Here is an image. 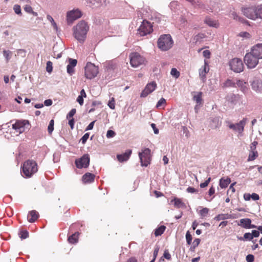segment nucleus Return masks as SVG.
Listing matches in <instances>:
<instances>
[{"label":"nucleus","mask_w":262,"mask_h":262,"mask_svg":"<svg viewBox=\"0 0 262 262\" xmlns=\"http://www.w3.org/2000/svg\"><path fill=\"white\" fill-rule=\"evenodd\" d=\"M89 27L84 20L79 21L73 28V35L74 37L80 42L83 43L86 37Z\"/></svg>","instance_id":"obj_1"},{"label":"nucleus","mask_w":262,"mask_h":262,"mask_svg":"<svg viewBox=\"0 0 262 262\" xmlns=\"http://www.w3.org/2000/svg\"><path fill=\"white\" fill-rule=\"evenodd\" d=\"M38 170L36 162L32 160H28L24 162L23 166V176L30 178Z\"/></svg>","instance_id":"obj_2"},{"label":"nucleus","mask_w":262,"mask_h":262,"mask_svg":"<svg viewBox=\"0 0 262 262\" xmlns=\"http://www.w3.org/2000/svg\"><path fill=\"white\" fill-rule=\"evenodd\" d=\"M173 44V40L169 34L161 35L157 42L158 48L162 51L169 50L172 48Z\"/></svg>","instance_id":"obj_3"},{"label":"nucleus","mask_w":262,"mask_h":262,"mask_svg":"<svg viewBox=\"0 0 262 262\" xmlns=\"http://www.w3.org/2000/svg\"><path fill=\"white\" fill-rule=\"evenodd\" d=\"M99 73L98 67L94 63L88 62L84 68V75L86 78L92 79L97 76Z\"/></svg>","instance_id":"obj_4"},{"label":"nucleus","mask_w":262,"mask_h":262,"mask_svg":"<svg viewBox=\"0 0 262 262\" xmlns=\"http://www.w3.org/2000/svg\"><path fill=\"white\" fill-rule=\"evenodd\" d=\"M141 165L147 167L151 161V150L148 148H144L142 151L139 153Z\"/></svg>","instance_id":"obj_5"},{"label":"nucleus","mask_w":262,"mask_h":262,"mask_svg":"<svg viewBox=\"0 0 262 262\" xmlns=\"http://www.w3.org/2000/svg\"><path fill=\"white\" fill-rule=\"evenodd\" d=\"M130 63L134 68H138L144 64L145 58L137 52H133L129 55Z\"/></svg>","instance_id":"obj_6"},{"label":"nucleus","mask_w":262,"mask_h":262,"mask_svg":"<svg viewBox=\"0 0 262 262\" xmlns=\"http://www.w3.org/2000/svg\"><path fill=\"white\" fill-rule=\"evenodd\" d=\"M244 60L248 68L253 69L258 64L259 59L250 52L246 54Z\"/></svg>","instance_id":"obj_7"},{"label":"nucleus","mask_w":262,"mask_h":262,"mask_svg":"<svg viewBox=\"0 0 262 262\" xmlns=\"http://www.w3.org/2000/svg\"><path fill=\"white\" fill-rule=\"evenodd\" d=\"M248 121L247 118H244L239 122L234 124L228 122V127L229 128L233 129L234 131L237 132L239 136H242L243 132L244 130V127Z\"/></svg>","instance_id":"obj_8"},{"label":"nucleus","mask_w":262,"mask_h":262,"mask_svg":"<svg viewBox=\"0 0 262 262\" xmlns=\"http://www.w3.org/2000/svg\"><path fill=\"white\" fill-rule=\"evenodd\" d=\"M152 30V26L150 23L146 20H143L137 30V33L141 36H143L150 34Z\"/></svg>","instance_id":"obj_9"},{"label":"nucleus","mask_w":262,"mask_h":262,"mask_svg":"<svg viewBox=\"0 0 262 262\" xmlns=\"http://www.w3.org/2000/svg\"><path fill=\"white\" fill-rule=\"evenodd\" d=\"M230 69L236 73H240L244 70V64L242 59L234 58L229 62Z\"/></svg>","instance_id":"obj_10"},{"label":"nucleus","mask_w":262,"mask_h":262,"mask_svg":"<svg viewBox=\"0 0 262 262\" xmlns=\"http://www.w3.org/2000/svg\"><path fill=\"white\" fill-rule=\"evenodd\" d=\"M90 156L89 154H84L81 158L76 159L75 161L77 168H87L90 165Z\"/></svg>","instance_id":"obj_11"},{"label":"nucleus","mask_w":262,"mask_h":262,"mask_svg":"<svg viewBox=\"0 0 262 262\" xmlns=\"http://www.w3.org/2000/svg\"><path fill=\"white\" fill-rule=\"evenodd\" d=\"M242 11L247 18L253 20L256 19V6L243 8Z\"/></svg>","instance_id":"obj_12"},{"label":"nucleus","mask_w":262,"mask_h":262,"mask_svg":"<svg viewBox=\"0 0 262 262\" xmlns=\"http://www.w3.org/2000/svg\"><path fill=\"white\" fill-rule=\"evenodd\" d=\"M81 16V12L78 9L73 10L68 12L67 20L68 24L72 23L73 21Z\"/></svg>","instance_id":"obj_13"},{"label":"nucleus","mask_w":262,"mask_h":262,"mask_svg":"<svg viewBox=\"0 0 262 262\" xmlns=\"http://www.w3.org/2000/svg\"><path fill=\"white\" fill-rule=\"evenodd\" d=\"M156 87L157 84L155 82L152 81L151 82L148 83V84H147L145 88L141 93L140 97H146L149 94L151 93L153 91H154Z\"/></svg>","instance_id":"obj_14"},{"label":"nucleus","mask_w":262,"mask_h":262,"mask_svg":"<svg viewBox=\"0 0 262 262\" xmlns=\"http://www.w3.org/2000/svg\"><path fill=\"white\" fill-rule=\"evenodd\" d=\"M250 52L259 59H262V43H257L253 46Z\"/></svg>","instance_id":"obj_15"},{"label":"nucleus","mask_w":262,"mask_h":262,"mask_svg":"<svg viewBox=\"0 0 262 262\" xmlns=\"http://www.w3.org/2000/svg\"><path fill=\"white\" fill-rule=\"evenodd\" d=\"M24 121H18L12 125V128L14 129L17 133L20 134L25 131V127Z\"/></svg>","instance_id":"obj_16"},{"label":"nucleus","mask_w":262,"mask_h":262,"mask_svg":"<svg viewBox=\"0 0 262 262\" xmlns=\"http://www.w3.org/2000/svg\"><path fill=\"white\" fill-rule=\"evenodd\" d=\"M69 63L67 67V73L72 75L74 73V67L76 66L77 61L76 59L69 58Z\"/></svg>","instance_id":"obj_17"},{"label":"nucleus","mask_w":262,"mask_h":262,"mask_svg":"<svg viewBox=\"0 0 262 262\" xmlns=\"http://www.w3.org/2000/svg\"><path fill=\"white\" fill-rule=\"evenodd\" d=\"M132 153V151L131 149H127L124 153L117 155V158L120 162L126 161L129 159Z\"/></svg>","instance_id":"obj_18"},{"label":"nucleus","mask_w":262,"mask_h":262,"mask_svg":"<svg viewBox=\"0 0 262 262\" xmlns=\"http://www.w3.org/2000/svg\"><path fill=\"white\" fill-rule=\"evenodd\" d=\"M236 86L239 88L240 90L244 93H246L248 92V84L243 80H237L236 82Z\"/></svg>","instance_id":"obj_19"},{"label":"nucleus","mask_w":262,"mask_h":262,"mask_svg":"<svg viewBox=\"0 0 262 262\" xmlns=\"http://www.w3.org/2000/svg\"><path fill=\"white\" fill-rule=\"evenodd\" d=\"M95 176L90 172L85 173L82 178L84 183H90L94 181Z\"/></svg>","instance_id":"obj_20"},{"label":"nucleus","mask_w":262,"mask_h":262,"mask_svg":"<svg viewBox=\"0 0 262 262\" xmlns=\"http://www.w3.org/2000/svg\"><path fill=\"white\" fill-rule=\"evenodd\" d=\"M171 203H173L174 207L177 208H185L186 207L185 204L179 198H174L171 201Z\"/></svg>","instance_id":"obj_21"},{"label":"nucleus","mask_w":262,"mask_h":262,"mask_svg":"<svg viewBox=\"0 0 262 262\" xmlns=\"http://www.w3.org/2000/svg\"><path fill=\"white\" fill-rule=\"evenodd\" d=\"M239 99L238 95H235L233 94L228 95L226 97V100L232 104L235 105L237 103Z\"/></svg>","instance_id":"obj_22"},{"label":"nucleus","mask_w":262,"mask_h":262,"mask_svg":"<svg viewBox=\"0 0 262 262\" xmlns=\"http://www.w3.org/2000/svg\"><path fill=\"white\" fill-rule=\"evenodd\" d=\"M252 89L255 92H258L262 89V83L258 79L254 80L251 83Z\"/></svg>","instance_id":"obj_23"},{"label":"nucleus","mask_w":262,"mask_h":262,"mask_svg":"<svg viewBox=\"0 0 262 262\" xmlns=\"http://www.w3.org/2000/svg\"><path fill=\"white\" fill-rule=\"evenodd\" d=\"M38 213L36 211L32 210L28 215V221L30 223H33L38 219Z\"/></svg>","instance_id":"obj_24"},{"label":"nucleus","mask_w":262,"mask_h":262,"mask_svg":"<svg viewBox=\"0 0 262 262\" xmlns=\"http://www.w3.org/2000/svg\"><path fill=\"white\" fill-rule=\"evenodd\" d=\"M204 22L209 27L217 28L219 27V23L217 21L212 19V18L206 17L204 20Z\"/></svg>","instance_id":"obj_25"},{"label":"nucleus","mask_w":262,"mask_h":262,"mask_svg":"<svg viewBox=\"0 0 262 262\" xmlns=\"http://www.w3.org/2000/svg\"><path fill=\"white\" fill-rule=\"evenodd\" d=\"M251 223V220L250 219H242L240 220V224L238 225L246 229H249V225Z\"/></svg>","instance_id":"obj_26"},{"label":"nucleus","mask_w":262,"mask_h":262,"mask_svg":"<svg viewBox=\"0 0 262 262\" xmlns=\"http://www.w3.org/2000/svg\"><path fill=\"white\" fill-rule=\"evenodd\" d=\"M232 218L231 214L226 213V214H219L214 218V220L219 221L220 220H225L227 219H230Z\"/></svg>","instance_id":"obj_27"},{"label":"nucleus","mask_w":262,"mask_h":262,"mask_svg":"<svg viewBox=\"0 0 262 262\" xmlns=\"http://www.w3.org/2000/svg\"><path fill=\"white\" fill-rule=\"evenodd\" d=\"M207 63L206 62L205 63V65L203 67V68H201L199 70V75L200 77V78L203 81H204L206 79V74L207 72H208V70L207 71Z\"/></svg>","instance_id":"obj_28"},{"label":"nucleus","mask_w":262,"mask_h":262,"mask_svg":"<svg viewBox=\"0 0 262 262\" xmlns=\"http://www.w3.org/2000/svg\"><path fill=\"white\" fill-rule=\"evenodd\" d=\"M230 182L231 180L229 178H227L226 179L221 178L220 180L219 185L222 188H226L228 187Z\"/></svg>","instance_id":"obj_29"},{"label":"nucleus","mask_w":262,"mask_h":262,"mask_svg":"<svg viewBox=\"0 0 262 262\" xmlns=\"http://www.w3.org/2000/svg\"><path fill=\"white\" fill-rule=\"evenodd\" d=\"M79 232H75L72 235H70L68 238V241L71 244H75L78 242Z\"/></svg>","instance_id":"obj_30"},{"label":"nucleus","mask_w":262,"mask_h":262,"mask_svg":"<svg viewBox=\"0 0 262 262\" xmlns=\"http://www.w3.org/2000/svg\"><path fill=\"white\" fill-rule=\"evenodd\" d=\"M236 87V82L232 79H228L223 84V88Z\"/></svg>","instance_id":"obj_31"},{"label":"nucleus","mask_w":262,"mask_h":262,"mask_svg":"<svg viewBox=\"0 0 262 262\" xmlns=\"http://www.w3.org/2000/svg\"><path fill=\"white\" fill-rule=\"evenodd\" d=\"M202 92H198L196 95L193 96V100L196 102L198 105H200L202 103Z\"/></svg>","instance_id":"obj_32"},{"label":"nucleus","mask_w":262,"mask_h":262,"mask_svg":"<svg viewBox=\"0 0 262 262\" xmlns=\"http://www.w3.org/2000/svg\"><path fill=\"white\" fill-rule=\"evenodd\" d=\"M166 227L165 226H161L157 228L155 231V235L156 236H158L162 235L164 232Z\"/></svg>","instance_id":"obj_33"},{"label":"nucleus","mask_w":262,"mask_h":262,"mask_svg":"<svg viewBox=\"0 0 262 262\" xmlns=\"http://www.w3.org/2000/svg\"><path fill=\"white\" fill-rule=\"evenodd\" d=\"M258 157V152L257 151H250L248 156V161H251L254 160Z\"/></svg>","instance_id":"obj_34"},{"label":"nucleus","mask_w":262,"mask_h":262,"mask_svg":"<svg viewBox=\"0 0 262 262\" xmlns=\"http://www.w3.org/2000/svg\"><path fill=\"white\" fill-rule=\"evenodd\" d=\"M47 18L51 23L54 29L57 32L58 28L53 17L50 15H47Z\"/></svg>","instance_id":"obj_35"},{"label":"nucleus","mask_w":262,"mask_h":262,"mask_svg":"<svg viewBox=\"0 0 262 262\" xmlns=\"http://www.w3.org/2000/svg\"><path fill=\"white\" fill-rule=\"evenodd\" d=\"M12 55V53L11 51L9 50H4L3 51V55L5 58L6 61L8 62L10 59L11 56Z\"/></svg>","instance_id":"obj_36"},{"label":"nucleus","mask_w":262,"mask_h":262,"mask_svg":"<svg viewBox=\"0 0 262 262\" xmlns=\"http://www.w3.org/2000/svg\"><path fill=\"white\" fill-rule=\"evenodd\" d=\"M256 19H262V4L256 6Z\"/></svg>","instance_id":"obj_37"},{"label":"nucleus","mask_w":262,"mask_h":262,"mask_svg":"<svg viewBox=\"0 0 262 262\" xmlns=\"http://www.w3.org/2000/svg\"><path fill=\"white\" fill-rule=\"evenodd\" d=\"M200 241L199 238H195L193 242L192 245L190 247V251H193L195 248L200 244Z\"/></svg>","instance_id":"obj_38"},{"label":"nucleus","mask_w":262,"mask_h":262,"mask_svg":"<svg viewBox=\"0 0 262 262\" xmlns=\"http://www.w3.org/2000/svg\"><path fill=\"white\" fill-rule=\"evenodd\" d=\"M209 210V209L206 207L203 208L200 211L199 214L202 218H203L208 213Z\"/></svg>","instance_id":"obj_39"},{"label":"nucleus","mask_w":262,"mask_h":262,"mask_svg":"<svg viewBox=\"0 0 262 262\" xmlns=\"http://www.w3.org/2000/svg\"><path fill=\"white\" fill-rule=\"evenodd\" d=\"M13 10L14 11L15 13L19 15H21V10L20 6L18 5H14L13 6Z\"/></svg>","instance_id":"obj_40"},{"label":"nucleus","mask_w":262,"mask_h":262,"mask_svg":"<svg viewBox=\"0 0 262 262\" xmlns=\"http://www.w3.org/2000/svg\"><path fill=\"white\" fill-rule=\"evenodd\" d=\"M54 122L53 119L50 120L49 124L48 127V131L49 134H51L54 130Z\"/></svg>","instance_id":"obj_41"},{"label":"nucleus","mask_w":262,"mask_h":262,"mask_svg":"<svg viewBox=\"0 0 262 262\" xmlns=\"http://www.w3.org/2000/svg\"><path fill=\"white\" fill-rule=\"evenodd\" d=\"M186 239L188 245H190L192 242V237L189 231L186 233Z\"/></svg>","instance_id":"obj_42"},{"label":"nucleus","mask_w":262,"mask_h":262,"mask_svg":"<svg viewBox=\"0 0 262 262\" xmlns=\"http://www.w3.org/2000/svg\"><path fill=\"white\" fill-rule=\"evenodd\" d=\"M170 74L172 76L176 78L180 76V72L176 68H172L171 69Z\"/></svg>","instance_id":"obj_43"},{"label":"nucleus","mask_w":262,"mask_h":262,"mask_svg":"<svg viewBox=\"0 0 262 262\" xmlns=\"http://www.w3.org/2000/svg\"><path fill=\"white\" fill-rule=\"evenodd\" d=\"M29 236V233L27 230L21 231L19 233V237L22 239H26Z\"/></svg>","instance_id":"obj_44"},{"label":"nucleus","mask_w":262,"mask_h":262,"mask_svg":"<svg viewBox=\"0 0 262 262\" xmlns=\"http://www.w3.org/2000/svg\"><path fill=\"white\" fill-rule=\"evenodd\" d=\"M76 112V110L75 108H72L67 115V119H70L73 118V116L75 114Z\"/></svg>","instance_id":"obj_45"},{"label":"nucleus","mask_w":262,"mask_h":262,"mask_svg":"<svg viewBox=\"0 0 262 262\" xmlns=\"http://www.w3.org/2000/svg\"><path fill=\"white\" fill-rule=\"evenodd\" d=\"M166 104V100L163 98H161L157 102L156 104V107L158 108L162 106L163 105H164Z\"/></svg>","instance_id":"obj_46"},{"label":"nucleus","mask_w":262,"mask_h":262,"mask_svg":"<svg viewBox=\"0 0 262 262\" xmlns=\"http://www.w3.org/2000/svg\"><path fill=\"white\" fill-rule=\"evenodd\" d=\"M186 191L188 193H198L199 192V190L197 189H195L193 187H188L186 189Z\"/></svg>","instance_id":"obj_47"},{"label":"nucleus","mask_w":262,"mask_h":262,"mask_svg":"<svg viewBox=\"0 0 262 262\" xmlns=\"http://www.w3.org/2000/svg\"><path fill=\"white\" fill-rule=\"evenodd\" d=\"M46 70L48 73H51L53 70L52 62L48 61L47 62Z\"/></svg>","instance_id":"obj_48"},{"label":"nucleus","mask_w":262,"mask_h":262,"mask_svg":"<svg viewBox=\"0 0 262 262\" xmlns=\"http://www.w3.org/2000/svg\"><path fill=\"white\" fill-rule=\"evenodd\" d=\"M116 135V133L113 130H108L106 133V137L107 138H111L115 137Z\"/></svg>","instance_id":"obj_49"},{"label":"nucleus","mask_w":262,"mask_h":262,"mask_svg":"<svg viewBox=\"0 0 262 262\" xmlns=\"http://www.w3.org/2000/svg\"><path fill=\"white\" fill-rule=\"evenodd\" d=\"M244 236L245 241H252V239H253L251 233H249V232L245 233L244 234Z\"/></svg>","instance_id":"obj_50"},{"label":"nucleus","mask_w":262,"mask_h":262,"mask_svg":"<svg viewBox=\"0 0 262 262\" xmlns=\"http://www.w3.org/2000/svg\"><path fill=\"white\" fill-rule=\"evenodd\" d=\"M257 144H258V142L257 141H253L251 143V144L250 145V151H257L256 150V145H257Z\"/></svg>","instance_id":"obj_51"},{"label":"nucleus","mask_w":262,"mask_h":262,"mask_svg":"<svg viewBox=\"0 0 262 262\" xmlns=\"http://www.w3.org/2000/svg\"><path fill=\"white\" fill-rule=\"evenodd\" d=\"M89 137V133L85 134L80 139V141H81L82 143L84 144L86 142Z\"/></svg>","instance_id":"obj_52"},{"label":"nucleus","mask_w":262,"mask_h":262,"mask_svg":"<svg viewBox=\"0 0 262 262\" xmlns=\"http://www.w3.org/2000/svg\"><path fill=\"white\" fill-rule=\"evenodd\" d=\"M24 10L28 13H31L33 9L30 5H26L24 7Z\"/></svg>","instance_id":"obj_53"},{"label":"nucleus","mask_w":262,"mask_h":262,"mask_svg":"<svg viewBox=\"0 0 262 262\" xmlns=\"http://www.w3.org/2000/svg\"><path fill=\"white\" fill-rule=\"evenodd\" d=\"M246 259L247 262H253L254 257L253 255L248 254V255H247Z\"/></svg>","instance_id":"obj_54"},{"label":"nucleus","mask_w":262,"mask_h":262,"mask_svg":"<svg viewBox=\"0 0 262 262\" xmlns=\"http://www.w3.org/2000/svg\"><path fill=\"white\" fill-rule=\"evenodd\" d=\"M108 105L111 109H114L115 107V100L114 98H112V99L109 101L108 103Z\"/></svg>","instance_id":"obj_55"},{"label":"nucleus","mask_w":262,"mask_h":262,"mask_svg":"<svg viewBox=\"0 0 262 262\" xmlns=\"http://www.w3.org/2000/svg\"><path fill=\"white\" fill-rule=\"evenodd\" d=\"M239 36L242 37H244V38H249L251 36L250 34L248 32H243L240 33Z\"/></svg>","instance_id":"obj_56"},{"label":"nucleus","mask_w":262,"mask_h":262,"mask_svg":"<svg viewBox=\"0 0 262 262\" xmlns=\"http://www.w3.org/2000/svg\"><path fill=\"white\" fill-rule=\"evenodd\" d=\"M163 256L168 260H170L171 259V255L167 250L164 251Z\"/></svg>","instance_id":"obj_57"},{"label":"nucleus","mask_w":262,"mask_h":262,"mask_svg":"<svg viewBox=\"0 0 262 262\" xmlns=\"http://www.w3.org/2000/svg\"><path fill=\"white\" fill-rule=\"evenodd\" d=\"M69 120V122H68L69 125L70 126L71 128L72 129H73L74 128V123H75L74 119L73 118H72Z\"/></svg>","instance_id":"obj_58"},{"label":"nucleus","mask_w":262,"mask_h":262,"mask_svg":"<svg viewBox=\"0 0 262 262\" xmlns=\"http://www.w3.org/2000/svg\"><path fill=\"white\" fill-rule=\"evenodd\" d=\"M251 234L253 238V237H258L259 235V231L258 230H253L252 231Z\"/></svg>","instance_id":"obj_59"},{"label":"nucleus","mask_w":262,"mask_h":262,"mask_svg":"<svg viewBox=\"0 0 262 262\" xmlns=\"http://www.w3.org/2000/svg\"><path fill=\"white\" fill-rule=\"evenodd\" d=\"M18 55H20L22 57H25L26 56V51L23 49H18L17 51Z\"/></svg>","instance_id":"obj_60"},{"label":"nucleus","mask_w":262,"mask_h":262,"mask_svg":"<svg viewBox=\"0 0 262 262\" xmlns=\"http://www.w3.org/2000/svg\"><path fill=\"white\" fill-rule=\"evenodd\" d=\"M95 121H93L91 122L88 126L86 127L85 130H91L93 128Z\"/></svg>","instance_id":"obj_61"},{"label":"nucleus","mask_w":262,"mask_h":262,"mask_svg":"<svg viewBox=\"0 0 262 262\" xmlns=\"http://www.w3.org/2000/svg\"><path fill=\"white\" fill-rule=\"evenodd\" d=\"M203 56L207 58H209L210 55V52L209 50H204L203 52Z\"/></svg>","instance_id":"obj_62"},{"label":"nucleus","mask_w":262,"mask_h":262,"mask_svg":"<svg viewBox=\"0 0 262 262\" xmlns=\"http://www.w3.org/2000/svg\"><path fill=\"white\" fill-rule=\"evenodd\" d=\"M231 15L234 19L239 20V21L241 20V18L238 16L236 12H233L232 13H231Z\"/></svg>","instance_id":"obj_63"},{"label":"nucleus","mask_w":262,"mask_h":262,"mask_svg":"<svg viewBox=\"0 0 262 262\" xmlns=\"http://www.w3.org/2000/svg\"><path fill=\"white\" fill-rule=\"evenodd\" d=\"M251 198H252L254 201H257L259 199V196L257 194L253 193L252 194H251Z\"/></svg>","instance_id":"obj_64"}]
</instances>
